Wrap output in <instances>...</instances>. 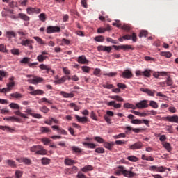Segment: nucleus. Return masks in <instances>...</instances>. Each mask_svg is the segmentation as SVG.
<instances>
[{
  "label": "nucleus",
  "mask_w": 178,
  "mask_h": 178,
  "mask_svg": "<svg viewBox=\"0 0 178 178\" xmlns=\"http://www.w3.org/2000/svg\"><path fill=\"white\" fill-rule=\"evenodd\" d=\"M121 49H122V51H129V49L131 51H134V47H132L131 45L123 44L121 45Z\"/></svg>",
  "instance_id": "29"
},
{
  "label": "nucleus",
  "mask_w": 178,
  "mask_h": 178,
  "mask_svg": "<svg viewBox=\"0 0 178 178\" xmlns=\"http://www.w3.org/2000/svg\"><path fill=\"white\" fill-rule=\"evenodd\" d=\"M94 170V167H92V165H86L85 167L81 168V171L83 172H91V170Z\"/></svg>",
  "instance_id": "31"
},
{
  "label": "nucleus",
  "mask_w": 178,
  "mask_h": 178,
  "mask_svg": "<svg viewBox=\"0 0 178 178\" xmlns=\"http://www.w3.org/2000/svg\"><path fill=\"white\" fill-rule=\"evenodd\" d=\"M93 74L97 77H101V69L96 68L93 72Z\"/></svg>",
  "instance_id": "54"
},
{
  "label": "nucleus",
  "mask_w": 178,
  "mask_h": 178,
  "mask_svg": "<svg viewBox=\"0 0 178 178\" xmlns=\"http://www.w3.org/2000/svg\"><path fill=\"white\" fill-rule=\"evenodd\" d=\"M94 140L97 141V143H99V144H104L105 143V140H104V138L99 137V136H95L94 138Z\"/></svg>",
  "instance_id": "49"
},
{
  "label": "nucleus",
  "mask_w": 178,
  "mask_h": 178,
  "mask_svg": "<svg viewBox=\"0 0 178 178\" xmlns=\"http://www.w3.org/2000/svg\"><path fill=\"white\" fill-rule=\"evenodd\" d=\"M29 90H30L31 95H42L44 94V91L41 90H34V87L29 86Z\"/></svg>",
  "instance_id": "7"
},
{
  "label": "nucleus",
  "mask_w": 178,
  "mask_h": 178,
  "mask_svg": "<svg viewBox=\"0 0 178 178\" xmlns=\"http://www.w3.org/2000/svg\"><path fill=\"white\" fill-rule=\"evenodd\" d=\"M124 108H127V109H136V106L130 103H125Z\"/></svg>",
  "instance_id": "41"
},
{
  "label": "nucleus",
  "mask_w": 178,
  "mask_h": 178,
  "mask_svg": "<svg viewBox=\"0 0 178 178\" xmlns=\"http://www.w3.org/2000/svg\"><path fill=\"white\" fill-rule=\"evenodd\" d=\"M75 118L79 123H86L87 117H80L79 115H75Z\"/></svg>",
  "instance_id": "26"
},
{
  "label": "nucleus",
  "mask_w": 178,
  "mask_h": 178,
  "mask_svg": "<svg viewBox=\"0 0 178 178\" xmlns=\"http://www.w3.org/2000/svg\"><path fill=\"white\" fill-rule=\"evenodd\" d=\"M43 80L44 79L42 78L38 77V78H35L33 79H29V81L31 84H38V83H42Z\"/></svg>",
  "instance_id": "21"
},
{
  "label": "nucleus",
  "mask_w": 178,
  "mask_h": 178,
  "mask_svg": "<svg viewBox=\"0 0 178 178\" xmlns=\"http://www.w3.org/2000/svg\"><path fill=\"white\" fill-rule=\"evenodd\" d=\"M128 161H130L131 162H138V158H137L136 156H129L127 158Z\"/></svg>",
  "instance_id": "47"
},
{
  "label": "nucleus",
  "mask_w": 178,
  "mask_h": 178,
  "mask_svg": "<svg viewBox=\"0 0 178 178\" xmlns=\"http://www.w3.org/2000/svg\"><path fill=\"white\" fill-rule=\"evenodd\" d=\"M168 74V72H154L153 76L155 77V79H159V76H162L163 77L166 76Z\"/></svg>",
  "instance_id": "27"
},
{
  "label": "nucleus",
  "mask_w": 178,
  "mask_h": 178,
  "mask_svg": "<svg viewBox=\"0 0 178 178\" xmlns=\"http://www.w3.org/2000/svg\"><path fill=\"white\" fill-rule=\"evenodd\" d=\"M122 38H124V40H132L134 42H137V35L136 34V33H133L132 35H125L122 36Z\"/></svg>",
  "instance_id": "10"
},
{
  "label": "nucleus",
  "mask_w": 178,
  "mask_h": 178,
  "mask_svg": "<svg viewBox=\"0 0 178 178\" xmlns=\"http://www.w3.org/2000/svg\"><path fill=\"white\" fill-rule=\"evenodd\" d=\"M166 167H163V166H160V167H157V171L160 173H163V172H165L166 170Z\"/></svg>",
  "instance_id": "63"
},
{
  "label": "nucleus",
  "mask_w": 178,
  "mask_h": 178,
  "mask_svg": "<svg viewBox=\"0 0 178 178\" xmlns=\"http://www.w3.org/2000/svg\"><path fill=\"white\" fill-rule=\"evenodd\" d=\"M31 58H28V57H25L24 58H22V60L20 61V63H27L29 65V63H30Z\"/></svg>",
  "instance_id": "62"
},
{
  "label": "nucleus",
  "mask_w": 178,
  "mask_h": 178,
  "mask_svg": "<svg viewBox=\"0 0 178 178\" xmlns=\"http://www.w3.org/2000/svg\"><path fill=\"white\" fill-rule=\"evenodd\" d=\"M31 152H35V155H47V150L41 145H33L30 147Z\"/></svg>",
  "instance_id": "1"
},
{
  "label": "nucleus",
  "mask_w": 178,
  "mask_h": 178,
  "mask_svg": "<svg viewBox=\"0 0 178 178\" xmlns=\"http://www.w3.org/2000/svg\"><path fill=\"white\" fill-rule=\"evenodd\" d=\"M71 149L72 151V154H76L77 155H79V154H81V152H83V149L77 146H72L71 147Z\"/></svg>",
  "instance_id": "16"
},
{
  "label": "nucleus",
  "mask_w": 178,
  "mask_h": 178,
  "mask_svg": "<svg viewBox=\"0 0 178 178\" xmlns=\"http://www.w3.org/2000/svg\"><path fill=\"white\" fill-rule=\"evenodd\" d=\"M121 77L123 79H131V77H133V73L129 70H125L122 72Z\"/></svg>",
  "instance_id": "11"
},
{
  "label": "nucleus",
  "mask_w": 178,
  "mask_h": 178,
  "mask_svg": "<svg viewBox=\"0 0 178 178\" xmlns=\"http://www.w3.org/2000/svg\"><path fill=\"white\" fill-rule=\"evenodd\" d=\"M136 108L139 109H144V108H148L149 105L148 104V100H142L138 103L136 104Z\"/></svg>",
  "instance_id": "4"
},
{
  "label": "nucleus",
  "mask_w": 178,
  "mask_h": 178,
  "mask_svg": "<svg viewBox=\"0 0 178 178\" xmlns=\"http://www.w3.org/2000/svg\"><path fill=\"white\" fill-rule=\"evenodd\" d=\"M163 120L166 122H170V123H178V115H168L163 118Z\"/></svg>",
  "instance_id": "2"
},
{
  "label": "nucleus",
  "mask_w": 178,
  "mask_h": 178,
  "mask_svg": "<svg viewBox=\"0 0 178 178\" xmlns=\"http://www.w3.org/2000/svg\"><path fill=\"white\" fill-rule=\"evenodd\" d=\"M6 163H8V166H10L11 168H17V165H16V163L13 160L8 159L6 161Z\"/></svg>",
  "instance_id": "34"
},
{
  "label": "nucleus",
  "mask_w": 178,
  "mask_h": 178,
  "mask_svg": "<svg viewBox=\"0 0 178 178\" xmlns=\"http://www.w3.org/2000/svg\"><path fill=\"white\" fill-rule=\"evenodd\" d=\"M130 149H141L143 148V143L141 142H137L129 147Z\"/></svg>",
  "instance_id": "14"
},
{
  "label": "nucleus",
  "mask_w": 178,
  "mask_h": 178,
  "mask_svg": "<svg viewBox=\"0 0 178 178\" xmlns=\"http://www.w3.org/2000/svg\"><path fill=\"white\" fill-rule=\"evenodd\" d=\"M3 120H7L8 122H19L20 120L19 118L16 117H8V118H5Z\"/></svg>",
  "instance_id": "38"
},
{
  "label": "nucleus",
  "mask_w": 178,
  "mask_h": 178,
  "mask_svg": "<svg viewBox=\"0 0 178 178\" xmlns=\"http://www.w3.org/2000/svg\"><path fill=\"white\" fill-rule=\"evenodd\" d=\"M97 51H102L103 52H107V54H111V51H112V47L99 45L97 47Z\"/></svg>",
  "instance_id": "6"
},
{
  "label": "nucleus",
  "mask_w": 178,
  "mask_h": 178,
  "mask_svg": "<svg viewBox=\"0 0 178 178\" xmlns=\"http://www.w3.org/2000/svg\"><path fill=\"white\" fill-rule=\"evenodd\" d=\"M113 145H114V144L113 143H109L108 142H106V143H104V148H106L109 151H112V148H113Z\"/></svg>",
  "instance_id": "36"
},
{
  "label": "nucleus",
  "mask_w": 178,
  "mask_h": 178,
  "mask_svg": "<svg viewBox=\"0 0 178 178\" xmlns=\"http://www.w3.org/2000/svg\"><path fill=\"white\" fill-rule=\"evenodd\" d=\"M118 170L115 171L116 176H120V175H123V172H124V167L120 165L118 167Z\"/></svg>",
  "instance_id": "30"
},
{
  "label": "nucleus",
  "mask_w": 178,
  "mask_h": 178,
  "mask_svg": "<svg viewBox=\"0 0 178 178\" xmlns=\"http://www.w3.org/2000/svg\"><path fill=\"white\" fill-rule=\"evenodd\" d=\"M126 130H128V131H134V133H141L142 130H144V129H140V128H132L131 127H126Z\"/></svg>",
  "instance_id": "20"
},
{
  "label": "nucleus",
  "mask_w": 178,
  "mask_h": 178,
  "mask_svg": "<svg viewBox=\"0 0 178 178\" xmlns=\"http://www.w3.org/2000/svg\"><path fill=\"white\" fill-rule=\"evenodd\" d=\"M17 17L19 19H22V20H24V22L30 21V17L27 16V15H26L24 13H19Z\"/></svg>",
  "instance_id": "19"
},
{
  "label": "nucleus",
  "mask_w": 178,
  "mask_h": 178,
  "mask_svg": "<svg viewBox=\"0 0 178 178\" xmlns=\"http://www.w3.org/2000/svg\"><path fill=\"white\" fill-rule=\"evenodd\" d=\"M31 44H34V41L30 39L23 40L21 41V45H23L24 47H29Z\"/></svg>",
  "instance_id": "18"
},
{
  "label": "nucleus",
  "mask_w": 178,
  "mask_h": 178,
  "mask_svg": "<svg viewBox=\"0 0 178 178\" xmlns=\"http://www.w3.org/2000/svg\"><path fill=\"white\" fill-rule=\"evenodd\" d=\"M95 152H97V154H105V149L104 147H97L95 149Z\"/></svg>",
  "instance_id": "51"
},
{
  "label": "nucleus",
  "mask_w": 178,
  "mask_h": 178,
  "mask_svg": "<svg viewBox=\"0 0 178 178\" xmlns=\"http://www.w3.org/2000/svg\"><path fill=\"white\" fill-rule=\"evenodd\" d=\"M163 147H164V148H165V149H167L168 152H170V151H172V147L170 146V143L168 142L163 143Z\"/></svg>",
  "instance_id": "37"
},
{
  "label": "nucleus",
  "mask_w": 178,
  "mask_h": 178,
  "mask_svg": "<svg viewBox=\"0 0 178 178\" xmlns=\"http://www.w3.org/2000/svg\"><path fill=\"white\" fill-rule=\"evenodd\" d=\"M41 162H42V165H49L51 160L48 158L44 157L42 159Z\"/></svg>",
  "instance_id": "48"
},
{
  "label": "nucleus",
  "mask_w": 178,
  "mask_h": 178,
  "mask_svg": "<svg viewBox=\"0 0 178 178\" xmlns=\"http://www.w3.org/2000/svg\"><path fill=\"white\" fill-rule=\"evenodd\" d=\"M113 138L115 140H118V138H126V134H120L118 135H115L113 136Z\"/></svg>",
  "instance_id": "52"
},
{
  "label": "nucleus",
  "mask_w": 178,
  "mask_h": 178,
  "mask_svg": "<svg viewBox=\"0 0 178 178\" xmlns=\"http://www.w3.org/2000/svg\"><path fill=\"white\" fill-rule=\"evenodd\" d=\"M0 129L3 130L4 131H8V133H13V131H15L14 129L10 128V127L8 126L0 125Z\"/></svg>",
  "instance_id": "24"
},
{
  "label": "nucleus",
  "mask_w": 178,
  "mask_h": 178,
  "mask_svg": "<svg viewBox=\"0 0 178 178\" xmlns=\"http://www.w3.org/2000/svg\"><path fill=\"white\" fill-rule=\"evenodd\" d=\"M47 55H48V52L45 51H42L41 54L37 56V60H38L40 63H42V62L47 60V58H48Z\"/></svg>",
  "instance_id": "5"
},
{
  "label": "nucleus",
  "mask_w": 178,
  "mask_h": 178,
  "mask_svg": "<svg viewBox=\"0 0 178 178\" xmlns=\"http://www.w3.org/2000/svg\"><path fill=\"white\" fill-rule=\"evenodd\" d=\"M143 76H145V77H151V70H146L143 71Z\"/></svg>",
  "instance_id": "58"
},
{
  "label": "nucleus",
  "mask_w": 178,
  "mask_h": 178,
  "mask_svg": "<svg viewBox=\"0 0 178 178\" xmlns=\"http://www.w3.org/2000/svg\"><path fill=\"white\" fill-rule=\"evenodd\" d=\"M69 106H70V108H73L74 110L76 111H80V106L76 105V104H74V103L70 104Z\"/></svg>",
  "instance_id": "53"
},
{
  "label": "nucleus",
  "mask_w": 178,
  "mask_h": 178,
  "mask_svg": "<svg viewBox=\"0 0 178 178\" xmlns=\"http://www.w3.org/2000/svg\"><path fill=\"white\" fill-rule=\"evenodd\" d=\"M23 163L28 166L32 164L31 160L27 157H23Z\"/></svg>",
  "instance_id": "44"
},
{
  "label": "nucleus",
  "mask_w": 178,
  "mask_h": 178,
  "mask_svg": "<svg viewBox=\"0 0 178 178\" xmlns=\"http://www.w3.org/2000/svg\"><path fill=\"white\" fill-rule=\"evenodd\" d=\"M22 176H23V172H22L20 170L15 171V177L16 178H20Z\"/></svg>",
  "instance_id": "64"
},
{
  "label": "nucleus",
  "mask_w": 178,
  "mask_h": 178,
  "mask_svg": "<svg viewBox=\"0 0 178 178\" xmlns=\"http://www.w3.org/2000/svg\"><path fill=\"white\" fill-rule=\"evenodd\" d=\"M26 12L28 15H33V13H41V9L38 8H33V7H29L26 8Z\"/></svg>",
  "instance_id": "8"
},
{
  "label": "nucleus",
  "mask_w": 178,
  "mask_h": 178,
  "mask_svg": "<svg viewBox=\"0 0 178 178\" xmlns=\"http://www.w3.org/2000/svg\"><path fill=\"white\" fill-rule=\"evenodd\" d=\"M131 123H132V124H142V123H144V124L147 126V127H149V120H141L136 119V120H132L131 121Z\"/></svg>",
  "instance_id": "3"
},
{
  "label": "nucleus",
  "mask_w": 178,
  "mask_h": 178,
  "mask_svg": "<svg viewBox=\"0 0 178 178\" xmlns=\"http://www.w3.org/2000/svg\"><path fill=\"white\" fill-rule=\"evenodd\" d=\"M42 102H47V104H49V105H52L53 104L52 100H48V99L46 97H43L39 100V104H42Z\"/></svg>",
  "instance_id": "42"
},
{
  "label": "nucleus",
  "mask_w": 178,
  "mask_h": 178,
  "mask_svg": "<svg viewBox=\"0 0 178 178\" xmlns=\"http://www.w3.org/2000/svg\"><path fill=\"white\" fill-rule=\"evenodd\" d=\"M78 63H81V65H86L88 63V60L86 58V56L82 55L78 57L77 60Z\"/></svg>",
  "instance_id": "15"
},
{
  "label": "nucleus",
  "mask_w": 178,
  "mask_h": 178,
  "mask_svg": "<svg viewBox=\"0 0 178 178\" xmlns=\"http://www.w3.org/2000/svg\"><path fill=\"white\" fill-rule=\"evenodd\" d=\"M67 80V78H66V76H63L59 79L55 80L54 83L55 84H63V83H65V81H66Z\"/></svg>",
  "instance_id": "33"
},
{
  "label": "nucleus",
  "mask_w": 178,
  "mask_h": 178,
  "mask_svg": "<svg viewBox=\"0 0 178 178\" xmlns=\"http://www.w3.org/2000/svg\"><path fill=\"white\" fill-rule=\"evenodd\" d=\"M64 163L67 166H72V165H74V163H77V162L74 161V160H72V159L66 158L64 161Z\"/></svg>",
  "instance_id": "22"
},
{
  "label": "nucleus",
  "mask_w": 178,
  "mask_h": 178,
  "mask_svg": "<svg viewBox=\"0 0 178 178\" xmlns=\"http://www.w3.org/2000/svg\"><path fill=\"white\" fill-rule=\"evenodd\" d=\"M52 122L55 123L56 124H59V120L54 118H50V120L49 121H44L45 124H49V126H51V124H52Z\"/></svg>",
  "instance_id": "23"
},
{
  "label": "nucleus",
  "mask_w": 178,
  "mask_h": 178,
  "mask_svg": "<svg viewBox=\"0 0 178 178\" xmlns=\"http://www.w3.org/2000/svg\"><path fill=\"white\" fill-rule=\"evenodd\" d=\"M40 111L43 112V113H48V112H49V108H48L47 106H43L40 108Z\"/></svg>",
  "instance_id": "50"
},
{
  "label": "nucleus",
  "mask_w": 178,
  "mask_h": 178,
  "mask_svg": "<svg viewBox=\"0 0 178 178\" xmlns=\"http://www.w3.org/2000/svg\"><path fill=\"white\" fill-rule=\"evenodd\" d=\"M121 29L122 30H125V31H130V25L127 24H124Z\"/></svg>",
  "instance_id": "61"
},
{
  "label": "nucleus",
  "mask_w": 178,
  "mask_h": 178,
  "mask_svg": "<svg viewBox=\"0 0 178 178\" xmlns=\"http://www.w3.org/2000/svg\"><path fill=\"white\" fill-rule=\"evenodd\" d=\"M6 37L8 38H12V37H16V33L14 31H7L6 33Z\"/></svg>",
  "instance_id": "40"
},
{
  "label": "nucleus",
  "mask_w": 178,
  "mask_h": 178,
  "mask_svg": "<svg viewBox=\"0 0 178 178\" xmlns=\"http://www.w3.org/2000/svg\"><path fill=\"white\" fill-rule=\"evenodd\" d=\"M39 19L41 22H45V20H47V16L45 15V13H42L40 14Z\"/></svg>",
  "instance_id": "60"
},
{
  "label": "nucleus",
  "mask_w": 178,
  "mask_h": 178,
  "mask_svg": "<svg viewBox=\"0 0 178 178\" xmlns=\"http://www.w3.org/2000/svg\"><path fill=\"white\" fill-rule=\"evenodd\" d=\"M40 131L42 134H47V133H51V129H49V128L48 127H42L40 128Z\"/></svg>",
  "instance_id": "45"
},
{
  "label": "nucleus",
  "mask_w": 178,
  "mask_h": 178,
  "mask_svg": "<svg viewBox=\"0 0 178 178\" xmlns=\"http://www.w3.org/2000/svg\"><path fill=\"white\" fill-rule=\"evenodd\" d=\"M60 31V28L59 26H49L47 29V34H51L52 33H59Z\"/></svg>",
  "instance_id": "9"
},
{
  "label": "nucleus",
  "mask_w": 178,
  "mask_h": 178,
  "mask_svg": "<svg viewBox=\"0 0 178 178\" xmlns=\"http://www.w3.org/2000/svg\"><path fill=\"white\" fill-rule=\"evenodd\" d=\"M39 67L40 69H41V70H46L47 73H49V72H51L54 74V70L51 69V67L49 65L41 64L40 65Z\"/></svg>",
  "instance_id": "13"
},
{
  "label": "nucleus",
  "mask_w": 178,
  "mask_h": 178,
  "mask_svg": "<svg viewBox=\"0 0 178 178\" xmlns=\"http://www.w3.org/2000/svg\"><path fill=\"white\" fill-rule=\"evenodd\" d=\"M122 175L123 176H124V177H128V178L134 177V176H136V173L131 171H127L126 170H124Z\"/></svg>",
  "instance_id": "17"
},
{
  "label": "nucleus",
  "mask_w": 178,
  "mask_h": 178,
  "mask_svg": "<svg viewBox=\"0 0 178 178\" xmlns=\"http://www.w3.org/2000/svg\"><path fill=\"white\" fill-rule=\"evenodd\" d=\"M60 95H62V97H63V98H73V97H74V94L67 93L65 91H61L60 92Z\"/></svg>",
  "instance_id": "25"
},
{
  "label": "nucleus",
  "mask_w": 178,
  "mask_h": 178,
  "mask_svg": "<svg viewBox=\"0 0 178 178\" xmlns=\"http://www.w3.org/2000/svg\"><path fill=\"white\" fill-rule=\"evenodd\" d=\"M15 115H17V116H20L21 118H24V119H27L29 117H27V115L21 113L19 110L14 112Z\"/></svg>",
  "instance_id": "39"
},
{
  "label": "nucleus",
  "mask_w": 178,
  "mask_h": 178,
  "mask_svg": "<svg viewBox=\"0 0 178 178\" xmlns=\"http://www.w3.org/2000/svg\"><path fill=\"white\" fill-rule=\"evenodd\" d=\"M111 99H115V101H118L119 102H123V99L120 96L118 95H114V96H111Z\"/></svg>",
  "instance_id": "46"
},
{
  "label": "nucleus",
  "mask_w": 178,
  "mask_h": 178,
  "mask_svg": "<svg viewBox=\"0 0 178 178\" xmlns=\"http://www.w3.org/2000/svg\"><path fill=\"white\" fill-rule=\"evenodd\" d=\"M165 84L167 86H173V81H172L170 76H168L167 78V80L165 81Z\"/></svg>",
  "instance_id": "57"
},
{
  "label": "nucleus",
  "mask_w": 178,
  "mask_h": 178,
  "mask_svg": "<svg viewBox=\"0 0 178 178\" xmlns=\"http://www.w3.org/2000/svg\"><path fill=\"white\" fill-rule=\"evenodd\" d=\"M149 106H151L154 109H158L159 108V106L158 105V103L154 100L149 101Z\"/></svg>",
  "instance_id": "35"
},
{
  "label": "nucleus",
  "mask_w": 178,
  "mask_h": 178,
  "mask_svg": "<svg viewBox=\"0 0 178 178\" xmlns=\"http://www.w3.org/2000/svg\"><path fill=\"white\" fill-rule=\"evenodd\" d=\"M160 55L161 56H165V58H171L172 57V53L169 51H161L160 53Z\"/></svg>",
  "instance_id": "43"
},
{
  "label": "nucleus",
  "mask_w": 178,
  "mask_h": 178,
  "mask_svg": "<svg viewBox=\"0 0 178 178\" xmlns=\"http://www.w3.org/2000/svg\"><path fill=\"white\" fill-rule=\"evenodd\" d=\"M140 91L143 92H145V94H147L149 97H154L155 92H156V90H151L150 89L148 88H140Z\"/></svg>",
  "instance_id": "12"
},
{
  "label": "nucleus",
  "mask_w": 178,
  "mask_h": 178,
  "mask_svg": "<svg viewBox=\"0 0 178 178\" xmlns=\"http://www.w3.org/2000/svg\"><path fill=\"white\" fill-rule=\"evenodd\" d=\"M10 108H11V109H20V106L16 103H11L10 104Z\"/></svg>",
  "instance_id": "56"
},
{
  "label": "nucleus",
  "mask_w": 178,
  "mask_h": 178,
  "mask_svg": "<svg viewBox=\"0 0 178 178\" xmlns=\"http://www.w3.org/2000/svg\"><path fill=\"white\" fill-rule=\"evenodd\" d=\"M12 98H16L17 99H20V98H23L24 97V95L16 92L15 93H11L10 95Z\"/></svg>",
  "instance_id": "32"
},
{
  "label": "nucleus",
  "mask_w": 178,
  "mask_h": 178,
  "mask_svg": "<svg viewBox=\"0 0 178 178\" xmlns=\"http://www.w3.org/2000/svg\"><path fill=\"white\" fill-rule=\"evenodd\" d=\"M83 145L84 147H88V148H90L91 149H94L97 148V145L95 144L91 143L83 142Z\"/></svg>",
  "instance_id": "28"
},
{
  "label": "nucleus",
  "mask_w": 178,
  "mask_h": 178,
  "mask_svg": "<svg viewBox=\"0 0 178 178\" xmlns=\"http://www.w3.org/2000/svg\"><path fill=\"white\" fill-rule=\"evenodd\" d=\"M104 36L102 35H99V36H96L95 38V40H96L97 42H104Z\"/></svg>",
  "instance_id": "59"
},
{
  "label": "nucleus",
  "mask_w": 178,
  "mask_h": 178,
  "mask_svg": "<svg viewBox=\"0 0 178 178\" xmlns=\"http://www.w3.org/2000/svg\"><path fill=\"white\" fill-rule=\"evenodd\" d=\"M0 52L6 53L8 49H6V46L3 44H0Z\"/></svg>",
  "instance_id": "55"
}]
</instances>
